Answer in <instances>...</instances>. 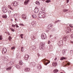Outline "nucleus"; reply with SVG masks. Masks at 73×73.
Here are the masks:
<instances>
[{
    "instance_id": "nucleus-3",
    "label": "nucleus",
    "mask_w": 73,
    "mask_h": 73,
    "mask_svg": "<svg viewBox=\"0 0 73 73\" xmlns=\"http://www.w3.org/2000/svg\"><path fill=\"white\" fill-rule=\"evenodd\" d=\"M7 49L6 48H4L2 50V53L3 54H5L7 52Z\"/></svg>"
},
{
    "instance_id": "nucleus-58",
    "label": "nucleus",
    "mask_w": 73,
    "mask_h": 73,
    "mask_svg": "<svg viewBox=\"0 0 73 73\" xmlns=\"http://www.w3.org/2000/svg\"><path fill=\"white\" fill-rule=\"evenodd\" d=\"M42 1H45V0H42Z\"/></svg>"
},
{
    "instance_id": "nucleus-2",
    "label": "nucleus",
    "mask_w": 73,
    "mask_h": 73,
    "mask_svg": "<svg viewBox=\"0 0 73 73\" xmlns=\"http://www.w3.org/2000/svg\"><path fill=\"white\" fill-rule=\"evenodd\" d=\"M44 13H43V11H40L39 12L38 14V17H42V14Z\"/></svg>"
},
{
    "instance_id": "nucleus-11",
    "label": "nucleus",
    "mask_w": 73,
    "mask_h": 73,
    "mask_svg": "<svg viewBox=\"0 0 73 73\" xmlns=\"http://www.w3.org/2000/svg\"><path fill=\"white\" fill-rule=\"evenodd\" d=\"M2 10L4 12H5V13H6V12H7V9H5L4 8H3L2 9Z\"/></svg>"
},
{
    "instance_id": "nucleus-51",
    "label": "nucleus",
    "mask_w": 73,
    "mask_h": 73,
    "mask_svg": "<svg viewBox=\"0 0 73 73\" xmlns=\"http://www.w3.org/2000/svg\"><path fill=\"white\" fill-rule=\"evenodd\" d=\"M69 0H67V3H69Z\"/></svg>"
},
{
    "instance_id": "nucleus-6",
    "label": "nucleus",
    "mask_w": 73,
    "mask_h": 73,
    "mask_svg": "<svg viewBox=\"0 0 73 73\" xmlns=\"http://www.w3.org/2000/svg\"><path fill=\"white\" fill-rule=\"evenodd\" d=\"M34 11H35V13H38V8L37 7H36L34 10Z\"/></svg>"
},
{
    "instance_id": "nucleus-1",
    "label": "nucleus",
    "mask_w": 73,
    "mask_h": 73,
    "mask_svg": "<svg viewBox=\"0 0 73 73\" xmlns=\"http://www.w3.org/2000/svg\"><path fill=\"white\" fill-rule=\"evenodd\" d=\"M44 48V44H43V43H40V46H39L40 49V50H42Z\"/></svg>"
},
{
    "instance_id": "nucleus-45",
    "label": "nucleus",
    "mask_w": 73,
    "mask_h": 73,
    "mask_svg": "<svg viewBox=\"0 0 73 73\" xmlns=\"http://www.w3.org/2000/svg\"><path fill=\"white\" fill-rule=\"evenodd\" d=\"M15 25H12V27H13L14 28H15Z\"/></svg>"
},
{
    "instance_id": "nucleus-52",
    "label": "nucleus",
    "mask_w": 73,
    "mask_h": 73,
    "mask_svg": "<svg viewBox=\"0 0 73 73\" xmlns=\"http://www.w3.org/2000/svg\"><path fill=\"white\" fill-rule=\"evenodd\" d=\"M49 26H50V27H52V24L50 25Z\"/></svg>"
},
{
    "instance_id": "nucleus-48",
    "label": "nucleus",
    "mask_w": 73,
    "mask_h": 73,
    "mask_svg": "<svg viewBox=\"0 0 73 73\" xmlns=\"http://www.w3.org/2000/svg\"><path fill=\"white\" fill-rule=\"evenodd\" d=\"M50 41L49 40V41H48V44H50Z\"/></svg>"
},
{
    "instance_id": "nucleus-59",
    "label": "nucleus",
    "mask_w": 73,
    "mask_h": 73,
    "mask_svg": "<svg viewBox=\"0 0 73 73\" xmlns=\"http://www.w3.org/2000/svg\"><path fill=\"white\" fill-rule=\"evenodd\" d=\"M71 43H73V41H71Z\"/></svg>"
},
{
    "instance_id": "nucleus-35",
    "label": "nucleus",
    "mask_w": 73,
    "mask_h": 73,
    "mask_svg": "<svg viewBox=\"0 0 73 73\" xmlns=\"http://www.w3.org/2000/svg\"><path fill=\"white\" fill-rule=\"evenodd\" d=\"M24 36V35L22 34L21 35V38H23V36Z\"/></svg>"
},
{
    "instance_id": "nucleus-31",
    "label": "nucleus",
    "mask_w": 73,
    "mask_h": 73,
    "mask_svg": "<svg viewBox=\"0 0 73 73\" xmlns=\"http://www.w3.org/2000/svg\"><path fill=\"white\" fill-rule=\"evenodd\" d=\"M15 49V47L14 46H13V47H11V50H13V49Z\"/></svg>"
},
{
    "instance_id": "nucleus-55",
    "label": "nucleus",
    "mask_w": 73,
    "mask_h": 73,
    "mask_svg": "<svg viewBox=\"0 0 73 73\" xmlns=\"http://www.w3.org/2000/svg\"><path fill=\"white\" fill-rule=\"evenodd\" d=\"M70 62H68L67 63L68 65H70Z\"/></svg>"
},
{
    "instance_id": "nucleus-17",
    "label": "nucleus",
    "mask_w": 73,
    "mask_h": 73,
    "mask_svg": "<svg viewBox=\"0 0 73 73\" xmlns=\"http://www.w3.org/2000/svg\"><path fill=\"white\" fill-rule=\"evenodd\" d=\"M66 32L67 33H70V29L69 28H68L66 30Z\"/></svg>"
},
{
    "instance_id": "nucleus-60",
    "label": "nucleus",
    "mask_w": 73,
    "mask_h": 73,
    "mask_svg": "<svg viewBox=\"0 0 73 73\" xmlns=\"http://www.w3.org/2000/svg\"><path fill=\"white\" fill-rule=\"evenodd\" d=\"M53 29H52V32H53Z\"/></svg>"
},
{
    "instance_id": "nucleus-28",
    "label": "nucleus",
    "mask_w": 73,
    "mask_h": 73,
    "mask_svg": "<svg viewBox=\"0 0 73 73\" xmlns=\"http://www.w3.org/2000/svg\"><path fill=\"white\" fill-rule=\"evenodd\" d=\"M2 17L3 18H7V15H4L2 16Z\"/></svg>"
},
{
    "instance_id": "nucleus-12",
    "label": "nucleus",
    "mask_w": 73,
    "mask_h": 73,
    "mask_svg": "<svg viewBox=\"0 0 73 73\" xmlns=\"http://www.w3.org/2000/svg\"><path fill=\"white\" fill-rule=\"evenodd\" d=\"M22 17L23 19H26V18H27L26 17V15L25 14L22 15Z\"/></svg>"
},
{
    "instance_id": "nucleus-19",
    "label": "nucleus",
    "mask_w": 73,
    "mask_h": 73,
    "mask_svg": "<svg viewBox=\"0 0 73 73\" xmlns=\"http://www.w3.org/2000/svg\"><path fill=\"white\" fill-rule=\"evenodd\" d=\"M33 17L34 19H36L37 17L36 15L35 14H34L33 15Z\"/></svg>"
},
{
    "instance_id": "nucleus-26",
    "label": "nucleus",
    "mask_w": 73,
    "mask_h": 73,
    "mask_svg": "<svg viewBox=\"0 0 73 73\" xmlns=\"http://www.w3.org/2000/svg\"><path fill=\"white\" fill-rule=\"evenodd\" d=\"M65 52H66V50H62V53L63 54H65Z\"/></svg>"
},
{
    "instance_id": "nucleus-9",
    "label": "nucleus",
    "mask_w": 73,
    "mask_h": 73,
    "mask_svg": "<svg viewBox=\"0 0 73 73\" xmlns=\"http://www.w3.org/2000/svg\"><path fill=\"white\" fill-rule=\"evenodd\" d=\"M53 66H56L57 65V63L56 62H53L52 63Z\"/></svg>"
},
{
    "instance_id": "nucleus-8",
    "label": "nucleus",
    "mask_w": 73,
    "mask_h": 73,
    "mask_svg": "<svg viewBox=\"0 0 73 73\" xmlns=\"http://www.w3.org/2000/svg\"><path fill=\"white\" fill-rule=\"evenodd\" d=\"M30 70H31V68H25V72H29L30 71Z\"/></svg>"
},
{
    "instance_id": "nucleus-44",
    "label": "nucleus",
    "mask_w": 73,
    "mask_h": 73,
    "mask_svg": "<svg viewBox=\"0 0 73 73\" xmlns=\"http://www.w3.org/2000/svg\"><path fill=\"white\" fill-rule=\"evenodd\" d=\"M69 26L70 27H71V28H73V26H72V25L71 24H70L69 25Z\"/></svg>"
},
{
    "instance_id": "nucleus-22",
    "label": "nucleus",
    "mask_w": 73,
    "mask_h": 73,
    "mask_svg": "<svg viewBox=\"0 0 73 73\" xmlns=\"http://www.w3.org/2000/svg\"><path fill=\"white\" fill-rule=\"evenodd\" d=\"M42 62H43V61H44V62H46V61H48V60H46L45 59H43L42 60Z\"/></svg>"
},
{
    "instance_id": "nucleus-54",
    "label": "nucleus",
    "mask_w": 73,
    "mask_h": 73,
    "mask_svg": "<svg viewBox=\"0 0 73 73\" xmlns=\"http://www.w3.org/2000/svg\"><path fill=\"white\" fill-rule=\"evenodd\" d=\"M57 58H55V59H54V60H55V61H56L57 60Z\"/></svg>"
},
{
    "instance_id": "nucleus-53",
    "label": "nucleus",
    "mask_w": 73,
    "mask_h": 73,
    "mask_svg": "<svg viewBox=\"0 0 73 73\" xmlns=\"http://www.w3.org/2000/svg\"><path fill=\"white\" fill-rule=\"evenodd\" d=\"M63 11H64V12H66V11H67V10H64Z\"/></svg>"
},
{
    "instance_id": "nucleus-38",
    "label": "nucleus",
    "mask_w": 73,
    "mask_h": 73,
    "mask_svg": "<svg viewBox=\"0 0 73 73\" xmlns=\"http://www.w3.org/2000/svg\"><path fill=\"white\" fill-rule=\"evenodd\" d=\"M31 24L32 25H35V23L34 22V21L32 22L31 23Z\"/></svg>"
},
{
    "instance_id": "nucleus-61",
    "label": "nucleus",
    "mask_w": 73,
    "mask_h": 73,
    "mask_svg": "<svg viewBox=\"0 0 73 73\" xmlns=\"http://www.w3.org/2000/svg\"><path fill=\"white\" fill-rule=\"evenodd\" d=\"M15 21H16V19H15Z\"/></svg>"
},
{
    "instance_id": "nucleus-24",
    "label": "nucleus",
    "mask_w": 73,
    "mask_h": 73,
    "mask_svg": "<svg viewBox=\"0 0 73 73\" xmlns=\"http://www.w3.org/2000/svg\"><path fill=\"white\" fill-rule=\"evenodd\" d=\"M66 59V58L64 57H63L62 58H60V60H65Z\"/></svg>"
},
{
    "instance_id": "nucleus-10",
    "label": "nucleus",
    "mask_w": 73,
    "mask_h": 73,
    "mask_svg": "<svg viewBox=\"0 0 73 73\" xmlns=\"http://www.w3.org/2000/svg\"><path fill=\"white\" fill-rule=\"evenodd\" d=\"M29 2V0H26L25 1L24 3L25 5H27V4H28V2Z\"/></svg>"
},
{
    "instance_id": "nucleus-32",
    "label": "nucleus",
    "mask_w": 73,
    "mask_h": 73,
    "mask_svg": "<svg viewBox=\"0 0 73 73\" xmlns=\"http://www.w3.org/2000/svg\"><path fill=\"white\" fill-rule=\"evenodd\" d=\"M11 30L12 31V32H15V30L12 28H10Z\"/></svg>"
},
{
    "instance_id": "nucleus-7",
    "label": "nucleus",
    "mask_w": 73,
    "mask_h": 73,
    "mask_svg": "<svg viewBox=\"0 0 73 73\" xmlns=\"http://www.w3.org/2000/svg\"><path fill=\"white\" fill-rule=\"evenodd\" d=\"M45 36H46V35L45 33L42 34L41 35V38L42 39H45Z\"/></svg>"
},
{
    "instance_id": "nucleus-42",
    "label": "nucleus",
    "mask_w": 73,
    "mask_h": 73,
    "mask_svg": "<svg viewBox=\"0 0 73 73\" xmlns=\"http://www.w3.org/2000/svg\"><path fill=\"white\" fill-rule=\"evenodd\" d=\"M50 49H52V48H53V47H52V46H50Z\"/></svg>"
},
{
    "instance_id": "nucleus-23",
    "label": "nucleus",
    "mask_w": 73,
    "mask_h": 73,
    "mask_svg": "<svg viewBox=\"0 0 73 73\" xmlns=\"http://www.w3.org/2000/svg\"><path fill=\"white\" fill-rule=\"evenodd\" d=\"M35 62H31V64H32L33 66H35Z\"/></svg>"
},
{
    "instance_id": "nucleus-14",
    "label": "nucleus",
    "mask_w": 73,
    "mask_h": 73,
    "mask_svg": "<svg viewBox=\"0 0 73 73\" xmlns=\"http://www.w3.org/2000/svg\"><path fill=\"white\" fill-rule=\"evenodd\" d=\"M43 14L42 15V17L44 18L45 17H46V14L44 13V12H43Z\"/></svg>"
},
{
    "instance_id": "nucleus-41",
    "label": "nucleus",
    "mask_w": 73,
    "mask_h": 73,
    "mask_svg": "<svg viewBox=\"0 0 73 73\" xmlns=\"http://www.w3.org/2000/svg\"><path fill=\"white\" fill-rule=\"evenodd\" d=\"M30 66H31V67H32L33 66V65H32V64H31V63H30Z\"/></svg>"
},
{
    "instance_id": "nucleus-50",
    "label": "nucleus",
    "mask_w": 73,
    "mask_h": 73,
    "mask_svg": "<svg viewBox=\"0 0 73 73\" xmlns=\"http://www.w3.org/2000/svg\"><path fill=\"white\" fill-rule=\"evenodd\" d=\"M33 49H36V47H35V46H33Z\"/></svg>"
},
{
    "instance_id": "nucleus-18",
    "label": "nucleus",
    "mask_w": 73,
    "mask_h": 73,
    "mask_svg": "<svg viewBox=\"0 0 73 73\" xmlns=\"http://www.w3.org/2000/svg\"><path fill=\"white\" fill-rule=\"evenodd\" d=\"M11 68H12V67L10 66L8 67L6 69V70H11Z\"/></svg>"
},
{
    "instance_id": "nucleus-21",
    "label": "nucleus",
    "mask_w": 73,
    "mask_h": 73,
    "mask_svg": "<svg viewBox=\"0 0 73 73\" xmlns=\"http://www.w3.org/2000/svg\"><path fill=\"white\" fill-rule=\"evenodd\" d=\"M51 40L52 41V42H54V41L55 40H56V38H53L51 39Z\"/></svg>"
},
{
    "instance_id": "nucleus-20",
    "label": "nucleus",
    "mask_w": 73,
    "mask_h": 73,
    "mask_svg": "<svg viewBox=\"0 0 73 73\" xmlns=\"http://www.w3.org/2000/svg\"><path fill=\"white\" fill-rule=\"evenodd\" d=\"M15 66L16 68H17L18 69H19V66L18 64H15Z\"/></svg>"
},
{
    "instance_id": "nucleus-29",
    "label": "nucleus",
    "mask_w": 73,
    "mask_h": 73,
    "mask_svg": "<svg viewBox=\"0 0 73 73\" xmlns=\"http://www.w3.org/2000/svg\"><path fill=\"white\" fill-rule=\"evenodd\" d=\"M49 63H50V61H48V62H46V63H44V65H47V64H48Z\"/></svg>"
},
{
    "instance_id": "nucleus-46",
    "label": "nucleus",
    "mask_w": 73,
    "mask_h": 73,
    "mask_svg": "<svg viewBox=\"0 0 73 73\" xmlns=\"http://www.w3.org/2000/svg\"><path fill=\"white\" fill-rule=\"evenodd\" d=\"M15 25L16 26V27H17V28H19V26H18V25H17V24H16Z\"/></svg>"
},
{
    "instance_id": "nucleus-49",
    "label": "nucleus",
    "mask_w": 73,
    "mask_h": 73,
    "mask_svg": "<svg viewBox=\"0 0 73 73\" xmlns=\"http://www.w3.org/2000/svg\"><path fill=\"white\" fill-rule=\"evenodd\" d=\"M19 25H22V26H24L23 24H19Z\"/></svg>"
},
{
    "instance_id": "nucleus-33",
    "label": "nucleus",
    "mask_w": 73,
    "mask_h": 73,
    "mask_svg": "<svg viewBox=\"0 0 73 73\" xmlns=\"http://www.w3.org/2000/svg\"><path fill=\"white\" fill-rule=\"evenodd\" d=\"M9 64V65H12V64H13V62H10Z\"/></svg>"
},
{
    "instance_id": "nucleus-57",
    "label": "nucleus",
    "mask_w": 73,
    "mask_h": 73,
    "mask_svg": "<svg viewBox=\"0 0 73 73\" xmlns=\"http://www.w3.org/2000/svg\"><path fill=\"white\" fill-rule=\"evenodd\" d=\"M31 38L32 40H34V38L33 37L32 38V37H31Z\"/></svg>"
},
{
    "instance_id": "nucleus-36",
    "label": "nucleus",
    "mask_w": 73,
    "mask_h": 73,
    "mask_svg": "<svg viewBox=\"0 0 73 73\" xmlns=\"http://www.w3.org/2000/svg\"><path fill=\"white\" fill-rule=\"evenodd\" d=\"M63 40H66V37L65 36H64Z\"/></svg>"
},
{
    "instance_id": "nucleus-4",
    "label": "nucleus",
    "mask_w": 73,
    "mask_h": 73,
    "mask_svg": "<svg viewBox=\"0 0 73 73\" xmlns=\"http://www.w3.org/2000/svg\"><path fill=\"white\" fill-rule=\"evenodd\" d=\"M12 5H13L14 7H16V6L18 5V3H17V2L15 1L13 2L12 3Z\"/></svg>"
},
{
    "instance_id": "nucleus-63",
    "label": "nucleus",
    "mask_w": 73,
    "mask_h": 73,
    "mask_svg": "<svg viewBox=\"0 0 73 73\" xmlns=\"http://www.w3.org/2000/svg\"><path fill=\"white\" fill-rule=\"evenodd\" d=\"M0 23H1V22L0 21Z\"/></svg>"
},
{
    "instance_id": "nucleus-56",
    "label": "nucleus",
    "mask_w": 73,
    "mask_h": 73,
    "mask_svg": "<svg viewBox=\"0 0 73 73\" xmlns=\"http://www.w3.org/2000/svg\"><path fill=\"white\" fill-rule=\"evenodd\" d=\"M11 13V11H9V13Z\"/></svg>"
},
{
    "instance_id": "nucleus-13",
    "label": "nucleus",
    "mask_w": 73,
    "mask_h": 73,
    "mask_svg": "<svg viewBox=\"0 0 73 73\" xmlns=\"http://www.w3.org/2000/svg\"><path fill=\"white\" fill-rule=\"evenodd\" d=\"M28 58H29V56H28V55H25V60H27Z\"/></svg>"
},
{
    "instance_id": "nucleus-62",
    "label": "nucleus",
    "mask_w": 73,
    "mask_h": 73,
    "mask_svg": "<svg viewBox=\"0 0 73 73\" xmlns=\"http://www.w3.org/2000/svg\"><path fill=\"white\" fill-rule=\"evenodd\" d=\"M0 68H1V66H0Z\"/></svg>"
},
{
    "instance_id": "nucleus-15",
    "label": "nucleus",
    "mask_w": 73,
    "mask_h": 73,
    "mask_svg": "<svg viewBox=\"0 0 73 73\" xmlns=\"http://www.w3.org/2000/svg\"><path fill=\"white\" fill-rule=\"evenodd\" d=\"M8 57L7 56H5V61H8Z\"/></svg>"
},
{
    "instance_id": "nucleus-43",
    "label": "nucleus",
    "mask_w": 73,
    "mask_h": 73,
    "mask_svg": "<svg viewBox=\"0 0 73 73\" xmlns=\"http://www.w3.org/2000/svg\"><path fill=\"white\" fill-rule=\"evenodd\" d=\"M21 49L22 51H23L24 50V47H22Z\"/></svg>"
},
{
    "instance_id": "nucleus-25",
    "label": "nucleus",
    "mask_w": 73,
    "mask_h": 73,
    "mask_svg": "<svg viewBox=\"0 0 73 73\" xmlns=\"http://www.w3.org/2000/svg\"><path fill=\"white\" fill-rule=\"evenodd\" d=\"M35 4H37V5H40V2L38 1L35 2Z\"/></svg>"
},
{
    "instance_id": "nucleus-5",
    "label": "nucleus",
    "mask_w": 73,
    "mask_h": 73,
    "mask_svg": "<svg viewBox=\"0 0 73 73\" xmlns=\"http://www.w3.org/2000/svg\"><path fill=\"white\" fill-rule=\"evenodd\" d=\"M58 44L59 46H62L63 45V42H62V41H60L59 42H58Z\"/></svg>"
},
{
    "instance_id": "nucleus-34",
    "label": "nucleus",
    "mask_w": 73,
    "mask_h": 73,
    "mask_svg": "<svg viewBox=\"0 0 73 73\" xmlns=\"http://www.w3.org/2000/svg\"><path fill=\"white\" fill-rule=\"evenodd\" d=\"M11 39L12 38H11V36H9V41H11Z\"/></svg>"
},
{
    "instance_id": "nucleus-40",
    "label": "nucleus",
    "mask_w": 73,
    "mask_h": 73,
    "mask_svg": "<svg viewBox=\"0 0 73 73\" xmlns=\"http://www.w3.org/2000/svg\"><path fill=\"white\" fill-rule=\"evenodd\" d=\"M17 16V15L16 14H15L14 15V17H16Z\"/></svg>"
},
{
    "instance_id": "nucleus-37",
    "label": "nucleus",
    "mask_w": 73,
    "mask_h": 73,
    "mask_svg": "<svg viewBox=\"0 0 73 73\" xmlns=\"http://www.w3.org/2000/svg\"><path fill=\"white\" fill-rule=\"evenodd\" d=\"M50 2V0H47L46 1V3H49Z\"/></svg>"
},
{
    "instance_id": "nucleus-39",
    "label": "nucleus",
    "mask_w": 73,
    "mask_h": 73,
    "mask_svg": "<svg viewBox=\"0 0 73 73\" xmlns=\"http://www.w3.org/2000/svg\"><path fill=\"white\" fill-rule=\"evenodd\" d=\"M3 40V37L2 36H0V40Z\"/></svg>"
},
{
    "instance_id": "nucleus-47",
    "label": "nucleus",
    "mask_w": 73,
    "mask_h": 73,
    "mask_svg": "<svg viewBox=\"0 0 73 73\" xmlns=\"http://www.w3.org/2000/svg\"><path fill=\"white\" fill-rule=\"evenodd\" d=\"M70 52L71 53H73V50H71Z\"/></svg>"
},
{
    "instance_id": "nucleus-30",
    "label": "nucleus",
    "mask_w": 73,
    "mask_h": 73,
    "mask_svg": "<svg viewBox=\"0 0 73 73\" xmlns=\"http://www.w3.org/2000/svg\"><path fill=\"white\" fill-rule=\"evenodd\" d=\"M8 8L10 9H11V10H13V8H12V7H11V6L10 5H9L8 6Z\"/></svg>"
},
{
    "instance_id": "nucleus-16",
    "label": "nucleus",
    "mask_w": 73,
    "mask_h": 73,
    "mask_svg": "<svg viewBox=\"0 0 73 73\" xmlns=\"http://www.w3.org/2000/svg\"><path fill=\"white\" fill-rule=\"evenodd\" d=\"M19 64L21 65H22L23 64V61L22 60H20Z\"/></svg>"
},
{
    "instance_id": "nucleus-27",
    "label": "nucleus",
    "mask_w": 73,
    "mask_h": 73,
    "mask_svg": "<svg viewBox=\"0 0 73 73\" xmlns=\"http://www.w3.org/2000/svg\"><path fill=\"white\" fill-rule=\"evenodd\" d=\"M58 72V70L57 69H56L54 70V73H57Z\"/></svg>"
}]
</instances>
